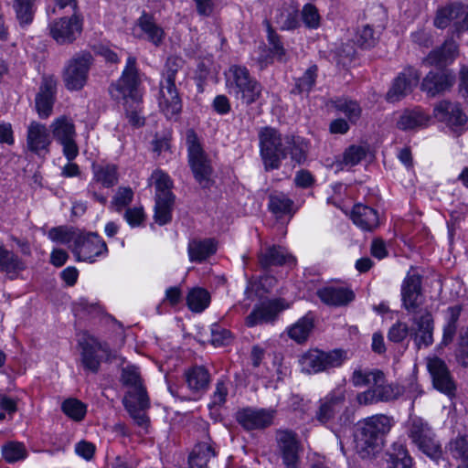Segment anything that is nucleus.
<instances>
[{
	"label": "nucleus",
	"mask_w": 468,
	"mask_h": 468,
	"mask_svg": "<svg viewBox=\"0 0 468 468\" xmlns=\"http://www.w3.org/2000/svg\"><path fill=\"white\" fill-rule=\"evenodd\" d=\"M393 425V418L386 414L372 415L359 421L356 432L357 453L362 458L374 456Z\"/></svg>",
	"instance_id": "f257e3e1"
},
{
	"label": "nucleus",
	"mask_w": 468,
	"mask_h": 468,
	"mask_svg": "<svg viewBox=\"0 0 468 468\" xmlns=\"http://www.w3.org/2000/svg\"><path fill=\"white\" fill-rule=\"evenodd\" d=\"M121 382L129 390L123 398V405L130 416L139 426L148 422L144 410L149 407V399L142 383L141 375L135 366H127L122 369Z\"/></svg>",
	"instance_id": "f03ea898"
},
{
	"label": "nucleus",
	"mask_w": 468,
	"mask_h": 468,
	"mask_svg": "<svg viewBox=\"0 0 468 468\" xmlns=\"http://www.w3.org/2000/svg\"><path fill=\"white\" fill-rule=\"evenodd\" d=\"M227 88L230 96L246 106L258 101L263 90L262 85L250 76L249 69L239 65H233L229 68Z\"/></svg>",
	"instance_id": "7ed1b4c3"
},
{
	"label": "nucleus",
	"mask_w": 468,
	"mask_h": 468,
	"mask_svg": "<svg viewBox=\"0 0 468 468\" xmlns=\"http://www.w3.org/2000/svg\"><path fill=\"white\" fill-rule=\"evenodd\" d=\"M186 141L188 164L194 177L202 188H209L213 184L211 179L213 168L207 154L202 148L197 133L193 129L186 131Z\"/></svg>",
	"instance_id": "20e7f679"
},
{
	"label": "nucleus",
	"mask_w": 468,
	"mask_h": 468,
	"mask_svg": "<svg viewBox=\"0 0 468 468\" xmlns=\"http://www.w3.org/2000/svg\"><path fill=\"white\" fill-rule=\"evenodd\" d=\"M140 83L136 58L130 56L122 76L110 86L109 91L112 99L116 101L124 100L126 104L129 101L133 105L140 104L142 102V94L139 90Z\"/></svg>",
	"instance_id": "39448f33"
},
{
	"label": "nucleus",
	"mask_w": 468,
	"mask_h": 468,
	"mask_svg": "<svg viewBox=\"0 0 468 468\" xmlns=\"http://www.w3.org/2000/svg\"><path fill=\"white\" fill-rule=\"evenodd\" d=\"M260 154L266 171L279 169L287 157L285 137L274 128L264 127L259 133Z\"/></svg>",
	"instance_id": "423d86ee"
},
{
	"label": "nucleus",
	"mask_w": 468,
	"mask_h": 468,
	"mask_svg": "<svg viewBox=\"0 0 468 468\" xmlns=\"http://www.w3.org/2000/svg\"><path fill=\"white\" fill-rule=\"evenodd\" d=\"M402 393L403 390L399 385L388 383L385 374L381 370L375 369L371 386L367 390L358 392L356 401L359 406H369L396 400Z\"/></svg>",
	"instance_id": "0eeeda50"
},
{
	"label": "nucleus",
	"mask_w": 468,
	"mask_h": 468,
	"mask_svg": "<svg viewBox=\"0 0 468 468\" xmlns=\"http://www.w3.org/2000/svg\"><path fill=\"white\" fill-rule=\"evenodd\" d=\"M155 186L154 221L160 225H165L172 220L176 197L172 193L173 182L168 175L162 171L153 174Z\"/></svg>",
	"instance_id": "6e6552de"
},
{
	"label": "nucleus",
	"mask_w": 468,
	"mask_h": 468,
	"mask_svg": "<svg viewBox=\"0 0 468 468\" xmlns=\"http://www.w3.org/2000/svg\"><path fill=\"white\" fill-rule=\"evenodd\" d=\"M93 57L89 51H80L69 58L64 68L62 79L69 90H80L88 81Z\"/></svg>",
	"instance_id": "1a4fd4ad"
},
{
	"label": "nucleus",
	"mask_w": 468,
	"mask_h": 468,
	"mask_svg": "<svg viewBox=\"0 0 468 468\" xmlns=\"http://www.w3.org/2000/svg\"><path fill=\"white\" fill-rule=\"evenodd\" d=\"M49 37L58 45H70L81 35L83 17L80 12H72L69 16L51 20L48 25Z\"/></svg>",
	"instance_id": "9d476101"
},
{
	"label": "nucleus",
	"mask_w": 468,
	"mask_h": 468,
	"mask_svg": "<svg viewBox=\"0 0 468 468\" xmlns=\"http://www.w3.org/2000/svg\"><path fill=\"white\" fill-rule=\"evenodd\" d=\"M346 359V352L342 349H334L330 352L311 349L302 356L300 364L303 371L314 374L340 367Z\"/></svg>",
	"instance_id": "9b49d317"
},
{
	"label": "nucleus",
	"mask_w": 468,
	"mask_h": 468,
	"mask_svg": "<svg viewBox=\"0 0 468 468\" xmlns=\"http://www.w3.org/2000/svg\"><path fill=\"white\" fill-rule=\"evenodd\" d=\"M50 128L55 140L62 145L64 156L69 162L74 160L79 154V147L73 121L66 116H60L54 120Z\"/></svg>",
	"instance_id": "f8f14e48"
},
{
	"label": "nucleus",
	"mask_w": 468,
	"mask_h": 468,
	"mask_svg": "<svg viewBox=\"0 0 468 468\" xmlns=\"http://www.w3.org/2000/svg\"><path fill=\"white\" fill-rule=\"evenodd\" d=\"M72 252L77 261L94 262L96 257L107 254L108 247L96 232L79 233Z\"/></svg>",
	"instance_id": "ddd939ff"
},
{
	"label": "nucleus",
	"mask_w": 468,
	"mask_h": 468,
	"mask_svg": "<svg viewBox=\"0 0 468 468\" xmlns=\"http://www.w3.org/2000/svg\"><path fill=\"white\" fill-rule=\"evenodd\" d=\"M79 346L81 347V363L83 367L90 372L96 374L101 367V359L97 355L99 350L106 354V359L111 360V353L106 344L100 343L95 337L84 334L79 340Z\"/></svg>",
	"instance_id": "4468645a"
},
{
	"label": "nucleus",
	"mask_w": 468,
	"mask_h": 468,
	"mask_svg": "<svg viewBox=\"0 0 468 468\" xmlns=\"http://www.w3.org/2000/svg\"><path fill=\"white\" fill-rule=\"evenodd\" d=\"M276 410L247 407L236 413V420L246 431L263 430L273 422Z\"/></svg>",
	"instance_id": "2eb2a0df"
},
{
	"label": "nucleus",
	"mask_w": 468,
	"mask_h": 468,
	"mask_svg": "<svg viewBox=\"0 0 468 468\" xmlns=\"http://www.w3.org/2000/svg\"><path fill=\"white\" fill-rule=\"evenodd\" d=\"M456 81V76L452 70L440 69L430 71L422 80L421 90L430 97H435L451 90Z\"/></svg>",
	"instance_id": "dca6fc26"
},
{
	"label": "nucleus",
	"mask_w": 468,
	"mask_h": 468,
	"mask_svg": "<svg viewBox=\"0 0 468 468\" xmlns=\"http://www.w3.org/2000/svg\"><path fill=\"white\" fill-rule=\"evenodd\" d=\"M427 368L436 389L447 395L453 394L455 384L446 363L441 358L436 356L427 357Z\"/></svg>",
	"instance_id": "f3484780"
},
{
	"label": "nucleus",
	"mask_w": 468,
	"mask_h": 468,
	"mask_svg": "<svg viewBox=\"0 0 468 468\" xmlns=\"http://www.w3.org/2000/svg\"><path fill=\"white\" fill-rule=\"evenodd\" d=\"M57 80L53 76L42 77L38 92L35 98L36 110L40 118H48L56 100Z\"/></svg>",
	"instance_id": "a211bd4d"
},
{
	"label": "nucleus",
	"mask_w": 468,
	"mask_h": 468,
	"mask_svg": "<svg viewBox=\"0 0 468 468\" xmlns=\"http://www.w3.org/2000/svg\"><path fill=\"white\" fill-rule=\"evenodd\" d=\"M278 447L282 463L287 468H297L299 463L300 442L292 431H278L276 433Z\"/></svg>",
	"instance_id": "6ab92c4d"
},
{
	"label": "nucleus",
	"mask_w": 468,
	"mask_h": 468,
	"mask_svg": "<svg viewBox=\"0 0 468 468\" xmlns=\"http://www.w3.org/2000/svg\"><path fill=\"white\" fill-rule=\"evenodd\" d=\"M51 137L45 124L33 121L27 131V148L28 151L43 155L49 152Z\"/></svg>",
	"instance_id": "aec40b11"
},
{
	"label": "nucleus",
	"mask_w": 468,
	"mask_h": 468,
	"mask_svg": "<svg viewBox=\"0 0 468 468\" xmlns=\"http://www.w3.org/2000/svg\"><path fill=\"white\" fill-rule=\"evenodd\" d=\"M420 74L414 68L409 67L404 69L393 81V84L387 93V100L390 102L400 101L410 94L417 86Z\"/></svg>",
	"instance_id": "412c9836"
},
{
	"label": "nucleus",
	"mask_w": 468,
	"mask_h": 468,
	"mask_svg": "<svg viewBox=\"0 0 468 468\" xmlns=\"http://www.w3.org/2000/svg\"><path fill=\"white\" fill-rule=\"evenodd\" d=\"M160 111L167 119H176L182 111V100L176 84L160 82L158 98Z\"/></svg>",
	"instance_id": "4be33fe9"
},
{
	"label": "nucleus",
	"mask_w": 468,
	"mask_h": 468,
	"mask_svg": "<svg viewBox=\"0 0 468 468\" xmlns=\"http://www.w3.org/2000/svg\"><path fill=\"white\" fill-rule=\"evenodd\" d=\"M413 327L410 329V337L413 338L417 349L421 346H430L433 343L434 323L430 312L425 311L420 316L412 319Z\"/></svg>",
	"instance_id": "5701e85b"
},
{
	"label": "nucleus",
	"mask_w": 468,
	"mask_h": 468,
	"mask_svg": "<svg viewBox=\"0 0 468 468\" xmlns=\"http://www.w3.org/2000/svg\"><path fill=\"white\" fill-rule=\"evenodd\" d=\"M433 115L440 122H446L450 126H462L467 122V116L461 105L447 100H442L434 106Z\"/></svg>",
	"instance_id": "b1692460"
},
{
	"label": "nucleus",
	"mask_w": 468,
	"mask_h": 468,
	"mask_svg": "<svg viewBox=\"0 0 468 468\" xmlns=\"http://www.w3.org/2000/svg\"><path fill=\"white\" fill-rule=\"evenodd\" d=\"M346 400L345 391L342 388H335L326 397L320 400V406L316 411V420L325 424L333 420L340 410Z\"/></svg>",
	"instance_id": "393cba45"
},
{
	"label": "nucleus",
	"mask_w": 468,
	"mask_h": 468,
	"mask_svg": "<svg viewBox=\"0 0 468 468\" xmlns=\"http://www.w3.org/2000/svg\"><path fill=\"white\" fill-rule=\"evenodd\" d=\"M217 456L216 443L207 434L206 440L195 444L189 456V468H207L212 458Z\"/></svg>",
	"instance_id": "a878e982"
},
{
	"label": "nucleus",
	"mask_w": 468,
	"mask_h": 468,
	"mask_svg": "<svg viewBox=\"0 0 468 468\" xmlns=\"http://www.w3.org/2000/svg\"><path fill=\"white\" fill-rule=\"evenodd\" d=\"M282 309L280 300L263 302L259 306H255L246 317V324L253 327L259 324L272 322Z\"/></svg>",
	"instance_id": "bb28decb"
},
{
	"label": "nucleus",
	"mask_w": 468,
	"mask_h": 468,
	"mask_svg": "<svg viewBox=\"0 0 468 468\" xmlns=\"http://www.w3.org/2000/svg\"><path fill=\"white\" fill-rule=\"evenodd\" d=\"M465 12L464 5L461 2H451L437 9L433 24L438 28H446L453 23L456 31V23L461 21Z\"/></svg>",
	"instance_id": "cd10ccee"
},
{
	"label": "nucleus",
	"mask_w": 468,
	"mask_h": 468,
	"mask_svg": "<svg viewBox=\"0 0 468 468\" xmlns=\"http://www.w3.org/2000/svg\"><path fill=\"white\" fill-rule=\"evenodd\" d=\"M137 26L142 32L137 36L138 37L146 39L155 47H159L163 43L165 33L153 16L144 12L137 20Z\"/></svg>",
	"instance_id": "c85d7f7f"
},
{
	"label": "nucleus",
	"mask_w": 468,
	"mask_h": 468,
	"mask_svg": "<svg viewBox=\"0 0 468 468\" xmlns=\"http://www.w3.org/2000/svg\"><path fill=\"white\" fill-rule=\"evenodd\" d=\"M351 218L356 226L364 230H373L379 224L378 211L361 203L354 206Z\"/></svg>",
	"instance_id": "c756f323"
},
{
	"label": "nucleus",
	"mask_w": 468,
	"mask_h": 468,
	"mask_svg": "<svg viewBox=\"0 0 468 468\" xmlns=\"http://www.w3.org/2000/svg\"><path fill=\"white\" fill-rule=\"evenodd\" d=\"M293 261L294 258L281 246L273 245L268 247L259 254V263L263 269H268L271 266H281Z\"/></svg>",
	"instance_id": "7c9ffc66"
},
{
	"label": "nucleus",
	"mask_w": 468,
	"mask_h": 468,
	"mask_svg": "<svg viewBox=\"0 0 468 468\" xmlns=\"http://www.w3.org/2000/svg\"><path fill=\"white\" fill-rule=\"evenodd\" d=\"M188 256L192 262H202L217 251V242L214 239H198L189 241Z\"/></svg>",
	"instance_id": "2f4dec72"
},
{
	"label": "nucleus",
	"mask_w": 468,
	"mask_h": 468,
	"mask_svg": "<svg viewBox=\"0 0 468 468\" xmlns=\"http://www.w3.org/2000/svg\"><path fill=\"white\" fill-rule=\"evenodd\" d=\"M320 300L327 305L341 306L353 301L354 292L342 287H324L317 291Z\"/></svg>",
	"instance_id": "473e14b6"
},
{
	"label": "nucleus",
	"mask_w": 468,
	"mask_h": 468,
	"mask_svg": "<svg viewBox=\"0 0 468 468\" xmlns=\"http://www.w3.org/2000/svg\"><path fill=\"white\" fill-rule=\"evenodd\" d=\"M299 9L292 4H283L277 8L274 22L280 26L281 30H293L300 26Z\"/></svg>",
	"instance_id": "72a5a7b5"
},
{
	"label": "nucleus",
	"mask_w": 468,
	"mask_h": 468,
	"mask_svg": "<svg viewBox=\"0 0 468 468\" xmlns=\"http://www.w3.org/2000/svg\"><path fill=\"white\" fill-rule=\"evenodd\" d=\"M430 116L420 108L405 110L397 121V127L402 131L413 130L427 126Z\"/></svg>",
	"instance_id": "f704fd0d"
},
{
	"label": "nucleus",
	"mask_w": 468,
	"mask_h": 468,
	"mask_svg": "<svg viewBox=\"0 0 468 468\" xmlns=\"http://www.w3.org/2000/svg\"><path fill=\"white\" fill-rule=\"evenodd\" d=\"M186 381L194 392H204L208 388L210 375L203 366H195L186 372Z\"/></svg>",
	"instance_id": "c9c22d12"
},
{
	"label": "nucleus",
	"mask_w": 468,
	"mask_h": 468,
	"mask_svg": "<svg viewBox=\"0 0 468 468\" xmlns=\"http://www.w3.org/2000/svg\"><path fill=\"white\" fill-rule=\"evenodd\" d=\"M25 269L24 261L17 255L0 245V271L9 274L13 279Z\"/></svg>",
	"instance_id": "e433bc0d"
},
{
	"label": "nucleus",
	"mask_w": 468,
	"mask_h": 468,
	"mask_svg": "<svg viewBox=\"0 0 468 468\" xmlns=\"http://www.w3.org/2000/svg\"><path fill=\"white\" fill-rule=\"evenodd\" d=\"M388 457V468H413V460L402 442L396 441L391 445Z\"/></svg>",
	"instance_id": "4c0bfd02"
},
{
	"label": "nucleus",
	"mask_w": 468,
	"mask_h": 468,
	"mask_svg": "<svg viewBox=\"0 0 468 468\" xmlns=\"http://www.w3.org/2000/svg\"><path fill=\"white\" fill-rule=\"evenodd\" d=\"M456 47L453 43H445L441 48L433 49L425 58L424 63L430 66L440 67L454 58Z\"/></svg>",
	"instance_id": "58836bf2"
},
{
	"label": "nucleus",
	"mask_w": 468,
	"mask_h": 468,
	"mask_svg": "<svg viewBox=\"0 0 468 468\" xmlns=\"http://www.w3.org/2000/svg\"><path fill=\"white\" fill-rule=\"evenodd\" d=\"M16 19L21 27L30 25L36 13V0H12Z\"/></svg>",
	"instance_id": "ea45409f"
},
{
	"label": "nucleus",
	"mask_w": 468,
	"mask_h": 468,
	"mask_svg": "<svg viewBox=\"0 0 468 468\" xmlns=\"http://www.w3.org/2000/svg\"><path fill=\"white\" fill-rule=\"evenodd\" d=\"M433 431L429 424L420 417L411 418L409 422L408 435L412 442L417 446L423 440L429 439V435Z\"/></svg>",
	"instance_id": "a19ab883"
},
{
	"label": "nucleus",
	"mask_w": 468,
	"mask_h": 468,
	"mask_svg": "<svg viewBox=\"0 0 468 468\" xmlns=\"http://www.w3.org/2000/svg\"><path fill=\"white\" fill-rule=\"evenodd\" d=\"M269 209L275 215L292 212L293 201L282 192L274 191L269 196Z\"/></svg>",
	"instance_id": "79ce46f5"
},
{
	"label": "nucleus",
	"mask_w": 468,
	"mask_h": 468,
	"mask_svg": "<svg viewBox=\"0 0 468 468\" xmlns=\"http://www.w3.org/2000/svg\"><path fill=\"white\" fill-rule=\"evenodd\" d=\"M287 153L290 151L292 160L303 164L307 158L308 144L301 137L285 136Z\"/></svg>",
	"instance_id": "37998d69"
},
{
	"label": "nucleus",
	"mask_w": 468,
	"mask_h": 468,
	"mask_svg": "<svg viewBox=\"0 0 468 468\" xmlns=\"http://www.w3.org/2000/svg\"><path fill=\"white\" fill-rule=\"evenodd\" d=\"M313 328L314 319L313 317L306 315L289 328L288 335L295 342L302 344L307 340Z\"/></svg>",
	"instance_id": "c03bdc74"
},
{
	"label": "nucleus",
	"mask_w": 468,
	"mask_h": 468,
	"mask_svg": "<svg viewBox=\"0 0 468 468\" xmlns=\"http://www.w3.org/2000/svg\"><path fill=\"white\" fill-rule=\"evenodd\" d=\"M2 455L8 463H14L25 460L27 457V450L23 442L9 441L1 447Z\"/></svg>",
	"instance_id": "a18cd8bd"
},
{
	"label": "nucleus",
	"mask_w": 468,
	"mask_h": 468,
	"mask_svg": "<svg viewBox=\"0 0 468 468\" xmlns=\"http://www.w3.org/2000/svg\"><path fill=\"white\" fill-rule=\"evenodd\" d=\"M264 24L267 27V40L269 44L270 53L279 61H286L287 53L281 40V37L272 28L270 21L265 20Z\"/></svg>",
	"instance_id": "49530a36"
},
{
	"label": "nucleus",
	"mask_w": 468,
	"mask_h": 468,
	"mask_svg": "<svg viewBox=\"0 0 468 468\" xmlns=\"http://www.w3.org/2000/svg\"><path fill=\"white\" fill-rule=\"evenodd\" d=\"M210 303L209 292L203 288H193L186 297L188 308L195 313L203 312Z\"/></svg>",
	"instance_id": "de8ad7c7"
},
{
	"label": "nucleus",
	"mask_w": 468,
	"mask_h": 468,
	"mask_svg": "<svg viewBox=\"0 0 468 468\" xmlns=\"http://www.w3.org/2000/svg\"><path fill=\"white\" fill-rule=\"evenodd\" d=\"M94 180L104 187H112L118 183L117 166L105 165L93 166Z\"/></svg>",
	"instance_id": "09e8293b"
},
{
	"label": "nucleus",
	"mask_w": 468,
	"mask_h": 468,
	"mask_svg": "<svg viewBox=\"0 0 468 468\" xmlns=\"http://www.w3.org/2000/svg\"><path fill=\"white\" fill-rule=\"evenodd\" d=\"M317 70L318 69L315 65L307 69L303 75L296 80L294 88L292 90V93L308 95L315 84Z\"/></svg>",
	"instance_id": "8fccbe9b"
},
{
	"label": "nucleus",
	"mask_w": 468,
	"mask_h": 468,
	"mask_svg": "<svg viewBox=\"0 0 468 468\" xmlns=\"http://www.w3.org/2000/svg\"><path fill=\"white\" fill-rule=\"evenodd\" d=\"M333 107L344 113L351 122H356L361 115V108L356 101L338 98L332 101Z\"/></svg>",
	"instance_id": "3c124183"
},
{
	"label": "nucleus",
	"mask_w": 468,
	"mask_h": 468,
	"mask_svg": "<svg viewBox=\"0 0 468 468\" xmlns=\"http://www.w3.org/2000/svg\"><path fill=\"white\" fill-rule=\"evenodd\" d=\"M61 410L71 420L80 421L86 415L87 406L78 399L69 398L62 402Z\"/></svg>",
	"instance_id": "603ef678"
},
{
	"label": "nucleus",
	"mask_w": 468,
	"mask_h": 468,
	"mask_svg": "<svg viewBox=\"0 0 468 468\" xmlns=\"http://www.w3.org/2000/svg\"><path fill=\"white\" fill-rule=\"evenodd\" d=\"M185 60L180 57L172 56L166 59L160 82L176 84L178 72L183 69Z\"/></svg>",
	"instance_id": "864d4df0"
},
{
	"label": "nucleus",
	"mask_w": 468,
	"mask_h": 468,
	"mask_svg": "<svg viewBox=\"0 0 468 468\" xmlns=\"http://www.w3.org/2000/svg\"><path fill=\"white\" fill-rule=\"evenodd\" d=\"M79 233L73 229L67 226L55 227L49 229L48 238L56 242L68 244L73 242L75 245V239Z\"/></svg>",
	"instance_id": "5fc2aeb1"
},
{
	"label": "nucleus",
	"mask_w": 468,
	"mask_h": 468,
	"mask_svg": "<svg viewBox=\"0 0 468 468\" xmlns=\"http://www.w3.org/2000/svg\"><path fill=\"white\" fill-rule=\"evenodd\" d=\"M367 154V148L363 145H350L343 154V164L347 166L358 165Z\"/></svg>",
	"instance_id": "6e6d98bb"
},
{
	"label": "nucleus",
	"mask_w": 468,
	"mask_h": 468,
	"mask_svg": "<svg viewBox=\"0 0 468 468\" xmlns=\"http://www.w3.org/2000/svg\"><path fill=\"white\" fill-rule=\"evenodd\" d=\"M420 451L430 458L437 461L442 456V449L441 443L435 439V435L432 432L429 435V439L422 441L420 444L417 446Z\"/></svg>",
	"instance_id": "4d7b16f0"
},
{
	"label": "nucleus",
	"mask_w": 468,
	"mask_h": 468,
	"mask_svg": "<svg viewBox=\"0 0 468 468\" xmlns=\"http://www.w3.org/2000/svg\"><path fill=\"white\" fill-rule=\"evenodd\" d=\"M455 356L462 367H468V327L461 329L459 333Z\"/></svg>",
	"instance_id": "13d9d810"
},
{
	"label": "nucleus",
	"mask_w": 468,
	"mask_h": 468,
	"mask_svg": "<svg viewBox=\"0 0 468 468\" xmlns=\"http://www.w3.org/2000/svg\"><path fill=\"white\" fill-rule=\"evenodd\" d=\"M378 39L374 29L366 25L356 35V43L362 48L367 49L375 47Z\"/></svg>",
	"instance_id": "bf43d9fd"
},
{
	"label": "nucleus",
	"mask_w": 468,
	"mask_h": 468,
	"mask_svg": "<svg viewBox=\"0 0 468 468\" xmlns=\"http://www.w3.org/2000/svg\"><path fill=\"white\" fill-rule=\"evenodd\" d=\"M421 291V276L409 271L401 285V299Z\"/></svg>",
	"instance_id": "052dcab7"
},
{
	"label": "nucleus",
	"mask_w": 468,
	"mask_h": 468,
	"mask_svg": "<svg viewBox=\"0 0 468 468\" xmlns=\"http://www.w3.org/2000/svg\"><path fill=\"white\" fill-rule=\"evenodd\" d=\"M133 198V192L131 187L121 186L114 195L111 206L120 212L123 207L129 206Z\"/></svg>",
	"instance_id": "680f3d73"
},
{
	"label": "nucleus",
	"mask_w": 468,
	"mask_h": 468,
	"mask_svg": "<svg viewBox=\"0 0 468 468\" xmlns=\"http://www.w3.org/2000/svg\"><path fill=\"white\" fill-rule=\"evenodd\" d=\"M374 374L375 369L356 368L350 377V382L355 388L370 387L374 380Z\"/></svg>",
	"instance_id": "e2e57ef3"
},
{
	"label": "nucleus",
	"mask_w": 468,
	"mask_h": 468,
	"mask_svg": "<svg viewBox=\"0 0 468 468\" xmlns=\"http://www.w3.org/2000/svg\"><path fill=\"white\" fill-rule=\"evenodd\" d=\"M302 18L306 27L315 29L320 26L318 9L312 4H306L302 10Z\"/></svg>",
	"instance_id": "0e129e2a"
},
{
	"label": "nucleus",
	"mask_w": 468,
	"mask_h": 468,
	"mask_svg": "<svg viewBox=\"0 0 468 468\" xmlns=\"http://www.w3.org/2000/svg\"><path fill=\"white\" fill-rule=\"evenodd\" d=\"M230 341L231 333L228 329L217 324L211 326V343L214 346H227Z\"/></svg>",
	"instance_id": "69168bd1"
},
{
	"label": "nucleus",
	"mask_w": 468,
	"mask_h": 468,
	"mask_svg": "<svg viewBox=\"0 0 468 468\" xmlns=\"http://www.w3.org/2000/svg\"><path fill=\"white\" fill-rule=\"evenodd\" d=\"M410 335V329L405 323L397 322L388 330V338L394 343L402 342L407 335Z\"/></svg>",
	"instance_id": "338daca9"
},
{
	"label": "nucleus",
	"mask_w": 468,
	"mask_h": 468,
	"mask_svg": "<svg viewBox=\"0 0 468 468\" xmlns=\"http://www.w3.org/2000/svg\"><path fill=\"white\" fill-rule=\"evenodd\" d=\"M450 450L454 457L468 461V440L466 437H460L453 441Z\"/></svg>",
	"instance_id": "774afa93"
}]
</instances>
